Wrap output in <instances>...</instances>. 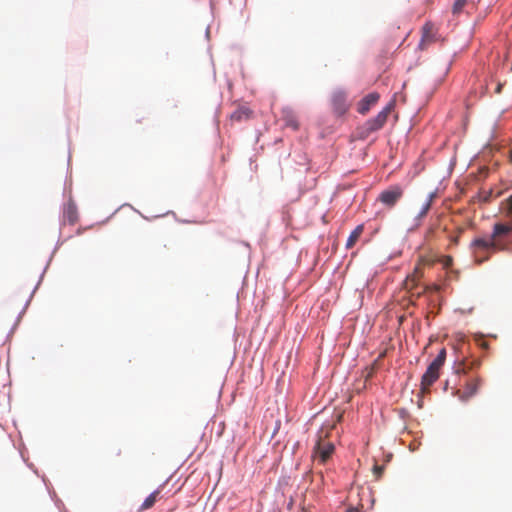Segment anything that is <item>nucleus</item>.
Returning <instances> with one entry per match:
<instances>
[{"label": "nucleus", "mask_w": 512, "mask_h": 512, "mask_svg": "<svg viewBox=\"0 0 512 512\" xmlns=\"http://www.w3.org/2000/svg\"><path fill=\"white\" fill-rule=\"evenodd\" d=\"M331 102L334 112L339 116L344 115L349 109L347 94L344 91L334 92Z\"/></svg>", "instance_id": "39448f33"}, {"label": "nucleus", "mask_w": 512, "mask_h": 512, "mask_svg": "<svg viewBox=\"0 0 512 512\" xmlns=\"http://www.w3.org/2000/svg\"><path fill=\"white\" fill-rule=\"evenodd\" d=\"M422 261L423 259L420 260V262L416 265V267L414 268V271L409 274L407 276V283L409 284L410 282H413L415 279L416 280H420L423 276V270H422Z\"/></svg>", "instance_id": "dca6fc26"}, {"label": "nucleus", "mask_w": 512, "mask_h": 512, "mask_svg": "<svg viewBox=\"0 0 512 512\" xmlns=\"http://www.w3.org/2000/svg\"><path fill=\"white\" fill-rule=\"evenodd\" d=\"M470 368H471V367H470V366L468 367V366H467V363H466L465 361H461V362L458 364L457 368H456V372H457V373H461V372H462V373H466V372H467V369H470Z\"/></svg>", "instance_id": "412c9836"}, {"label": "nucleus", "mask_w": 512, "mask_h": 512, "mask_svg": "<svg viewBox=\"0 0 512 512\" xmlns=\"http://www.w3.org/2000/svg\"><path fill=\"white\" fill-rule=\"evenodd\" d=\"M363 231H364L363 224L356 226V228L351 232V234L349 235V237L347 239V242H346L347 249H351L357 243V241L363 234Z\"/></svg>", "instance_id": "f8f14e48"}, {"label": "nucleus", "mask_w": 512, "mask_h": 512, "mask_svg": "<svg viewBox=\"0 0 512 512\" xmlns=\"http://www.w3.org/2000/svg\"><path fill=\"white\" fill-rule=\"evenodd\" d=\"M418 282L419 280H414L413 282H410L409 284L407 283V278L405 279L404 281V287L407 291L411 292L412 295L416 294L417 296H420L423 292H424V289H422L421 291H418L416 293H413V290L416 289L418 287Z\"/></svg>", "instance_id": "f3484780"}, {"label": "nucleus", "mask_w": 512, "mask_h": 512, "mask_svg": "<svg viewBox=\"0 0 512 512\" xmlns=\"http://www.w3.org/2000/svg\"><path fill=\"white\" fill-rule=\"evenodd\" d=\"M346 512H361V510L356 507H350L346 510Z\"/></svg>", "instance_id": "393cba45"}, {"label": "nucleus", "mask_w": 512, "mask_h": 512, "mask_svg": "<svg viewBox=\"0 0 512 512\" xmlns=\"http://www.w3.org/2000/svg\"><path fill=\"white\" fill-rule=\"evenodd\" d=\"M512 233V225L508 223H495L490 237L475 238L471 243V249L477 263H483L496 251L507 250L506 239Z\"/></svg>", "instance_id": "f257e3e1"}, {"label": "nucleus", "mask_w": 512, "mask_h": 512, "mask_svg": "<svg viewBox=\"0 0 512 512\" xmlns=\"http://www.w3.org/2000/svg\"><path fill=\"white\" fill-rule=\"evenodd\" d=\"M463 231H464V228L459 227V228H458V235H461V234L463 233Z\"/></svg>", "instance_id": "bb28decb"}, {"label": "nucleus", "mask_w": 512, "mask_h": 512, "mask_svg": "<svg viewBox=\"0 0 512 512\" xmlns=\"http://www.w3.org/2000/svg\"><path fill=\"white\" fill-rule=\"evenodd\" d=\"M446 359V350L442 348L437 357L432 361L435 366L442 367Z\"/></svg>", "instance_id": "a211bd4d"}, {"label": "nucleus", "mask_w": 512, "mask_h": 512, "mask_svg": "<svg viewBox=\"0 0 512 512\" xmlns=\"http://www.w3.org/2000/svg\"><path fill=\"white\" fill-rule=\"evenodd\" d=\"M334 427L335 424L323 425L317 434L312 456L318 459L321 464H325L334 453V444L327 440L330 431H332Z\"/></svg>", "instance_id": "f03ea898"}, {"label": "nucleus", "mask_w": 512, "mask_h": 512, "mask_svg": "<svg viewBox=\"0 0 512 512\" xmlns=\"http://www.w3.org/2000/svg\"><path fill=\"white\" fill-rule=\"evenodd\" d=\"M440 367L431 363L421 379V391L427 392L430 386L439 378Z\"/></svg>", "instance_id": "423d86ee"}, {"label": "nucleus", "mask_w": 512, "mask_h": 512, "mask_svg": "<svg viewBox=\"0 0 512 512\" xmlns=\"http://www.w3.org/2000/svg\"><path fill=\"white\" fill-rule=\"evenodd\" d=\"M436 197V193L435 192H431L429 193L428 197H427V200L425 201V203L423 204L420 212L418 213V215L416 216V219L418 221H421L423 218L426 217L427 213L429 212V210L431 209V206H432V203L434 201Z\"/></svg>", "instance_id": "ddd939ff"}, {"label": "nucleus", "mask_w": 512, "mask_h": 512, "mask_svg": "<svg viewBox=\"0 0 512 512\" xmlns=\"http://www.w3.org/2000/svg\"><path fill=\"white\" fill-rule=\"evenodd\" d=\"M480 385L481 379L478 377L468 380L465 384V389L460 395V398L462 400H468L477 393Z\"/></svg>", "instance_id": "6e6552de"}, {"label": "nucleus", "mask_w": 512, "mask_h": 512, "mask_svg": "<svg viewBox=\"0 0 512 512\" xmlns=\"http://www.w3.org/2000/svg\"><path fill=\"white\" fill-rule=\"evenodd\" d=\"M468 0H455L452 7L453 14H460Z\"/></svg>", "instance_id": "6ab92c4d"}, {"label": "nucleus", "mask_w": 512, "mask_h": 512, "mask_svg": "<svg viewBox=\"0 0 512 512\" xmlns=\"http://www.w3.org/2000/svg\"><path fill=\"white\" fill-rule=\"evenodd\" d=\"M403 189L399 185H394L389 187L386 190H383L379 196L378 200L384 204L388 208L394 207L398 201L403 197Z\"/></svg>", "instance_id": "20e7f679"}, {"label": "nucleus", "mask_w": 512, "mask_h": 512, "mask_svg": "<svg viewBox=\"0 0 512 512\" xmlns=\"http://www.w3.org/2000/svg\"><path fill=\"white\" fill-rule=\"evenodd\" d=\"M160 495V489L152 492L142 503L140 510H147L153 507L155 502L157 501L158 496Z\"/></svg>", "instance_id": "2eb2a0df"}, {"label": "nucleus", "mask_w": 512, "mask_h": 512, "mask_svg": "<svg viewBox=\"0 0 512 512\" xmlns=\"http://www.w3.org/2000/svg\"><path fill=\"white\" fill-rule=\"evenodd\" d=\"M503 85L501 83H498L495 89V93L500 94L502 91Z\"/></svg>", "instance_id": "b1692460"}, {"label": "nucleus", "mask_w": 512, "mask_h": 512, "mask_svg": "<svg viewBox=\"0 0 512 512\" xmlns=\"http://www.w3.org/2000/svg\"><path fill=\"white\" fill-rule=\"evenodd\" d=\"M252 111L246 106L238 107L230 116V119L233 121L240 122L242 120H247L251 117Z\"/></svg>", "instance_id": "9d476101"}, {"label": "nucleus", "mask_w": 512, "mask_h": 512, "mask_svg": "<svg viewBox=\"0 0 512 512\" xmlns=\"http://www.w3.org/2000/svg\"><path fill=\"white\" fill-rule=\"evenodd\" d=\"M282 118L286 126L291 127L293 130H297L299 127L298 119L293 110L285 108L282 110Z\"/></svg>", "instance_id": "1a4fd4ad"}, {"label": "nucleus", "mask_w": 512, "mask_h": 512, "mask_svg": "<svg viewBox=\"0 0 512 512\" xmlns=\"http://www.w3.org/2000/svg\"><path fill=\"white\" fill-rule=\"evenodd\" d=\"M502 209L506 213V215L510 216L512 215V195L509 196L507 199H505L502 204Z\"/></svg>", "instance_id": "aec40b11"}, {"label": "nucleus", "mask_w": 512, "mask_h": 512, "mask_svg": "<svg viewBox=\"0 0 512 512\" xmlns=\"http://www.w3.org/2000/svg\"><path fill=\"white\" fill-rule=\"evenodd\" d=\"M383 470H384L383 466L375 465L373 467V472L377 478H379L382 475Z\"/></svg>", "instance_id": "4be33fe9"}, {"label": "nucleus", "mask_w": 512, "mask_h": 512, "mask_svg": "<svg viewBox=\"0 0 512 512\" xmlns=\"http://www.w3.org/2000/svg\"><path fill=\"white\" fill-rule=\"evenodd\" d=\"M64 219L71 225H74L78 220L77 207L73 203H69L64 210Z\"/></svg>", "instance_id": "9b49d317"}, {"label": "nucleus", "mask_w": 512, "mask_h": 512, "mask_svg": "<svg viewBox=\"0 0 512 512\" xmlns=\"http://www.w3.org/2000/svg\"><path fill=\"white\" fill-rule=\"evenodd\" d=\"M379 98H380L379 93H377V92L369 93L368 95H366L363 99H361L359 101V103L357 105V111L362 115L367 114L370 111V109L374 105H376Z\"/></svg>", "instance_id": "0eeeda50"}, {"label": "nucleus", "mask_w": 512, "mask_h": 512, "mask_svg": "<svg viewBox=\"0 0 512 512\" xmlns=\"http://www.w3.org/2000/svg\"><path fill=\"white\" fill-rule=\"evenodd\" d=\"M435 229L436 227L435 226H430L427 231H426V234H425V238L426 239H429L433 236L434 232H435Z\"/></svg>", "instance_id": "5701e85b"}, {"label": "nucleus", "mask_w": 512, "mask_h": 512, "mask_svg": "<svg viewBox=\"0 0 512 512\" xmlns=\"http://www.w3.org/2000/svg\"><path fill=\"white\" fill-rule=\"evenodd\" d=\"M509 158H510V161L512 162V148L509 151Z\"/></svg>", "instance_id": "cd10ccee"}, {"label": "nucleus", "mask_w": 512, "mask_h": 512, "mask_svg": "<svg viewBox=\"0 0 512 512\" xmlns=\"http://www.w3.org/2000/svg\"><path fill=\"white\" fill-rule=\"evenodd\" d=\"M459 236H460V235H457L456 237H454V238L452 239V242H453L454 244H458Z\"/></svg>", "instance_id": "a878e982"}, {"label": "nucleus", "mask_w": 512, "mask_h": 512, "mask_svg": "<svg viewBox=\"0 0 512 512\" xmlns=\"http://www.w3.org/2000/svg\"><path fill=\"white\" fill-rule=\"evenodd\" d=\"M394 105V102L391 101L374 118L367 120L361 128V136L367 137L371 133L380 130L387 122L388 116L392 112Z\"/></svg>", "instance_id": "7ed1b4c3"}, {"label": "nucleus", "mask_w": 512, "mask_h": 512, "mask_svg": "<svg viewBox=\"0 0 512 512\" xmlns=\"http://www.w3.org/2000/svg\"><path fill=\"white\" fill-rule=\"evenodd\" d=\"M501 194H502V191L494 192L493 189L481 190L479 192V200L481 202L487 203V202H490L492 199L501 196Z\"/></svg>", "instance_id": "4468645a"}]
</instances>
